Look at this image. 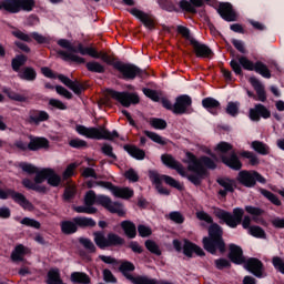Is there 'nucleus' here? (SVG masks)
Returning a JSON list of instances; mask_svg holds the SVG:
<instances>
[{"mask_svg":"<svg viewBox=\"0 0 284 284\" xmlns=\"http://www.w3.org/2000/svg\"><path fill=\"white\" fill-rule=\"evenodd\" d=\"M186 159L187 161H184V163H189L187 170L189 172H193L194 174H189L185 172V168L181 162L176 161L172 156V154H162L161 161L163 165L169 168L170 170H175L180 176H183L184 179H187L190 183L199 187L203 183V179L207 176V170H216V162L212 160V158L207 155H202L199 160L196 155L192 152H186ZM206 168V169H205Z\"/></svg>","mask_w":284,"mask_h":284,"instance_id":"nucleus-1","label":"nucleus"},{"mask_svg":"<svg viewBox=\"0 0 284 284\" xmlns=\"http://www.w3.org/2000/svg\"><path fill=\"white\" fill-rule=\"evenodd\" d=\"M245 212L248 213L252 217H250V215H245ZM213 214L216 219L220 220V225L225 223V225L231 227V230H236L239 225H242L244 230L250 231V227H252L250 226L252 225V221H254V223H261V221H263L261 216L265 214V210L258 206L246 205L244 210L241 207H235L233 209V213H231L226 210L214 206Z\"/></svg>","mask_w":284,"mask_h":284,"instance_id":"nucleus-2","label":"nucleus"},{"mask_svg":"<svg viewBox=\"0 0 284 284\" xmlns=\"http://www.w3.org/2000/svg\"><path fill=\"white\" fill-rule=\"evenodd\" d=\"M57 44L64 50H59L58 54L63 59V61H72V63H79L82 65L85 63V58L82 57H91L92 59H99L101 53L93 47H84L83 43L79 42L77 47L72 45V42L68 39H60L57 41Z\"/></svg>","mask_w":284,"mask_h":284,"instance_id":"nucleus-3","label":"nucleus"},{"mask_svg":"<svg viewBox=\"0 0 284 284\" xmlns=\"http://www.w3.org/2000/svg\"><path fill=\"white\" fill-rule=\"evenodd\" d=\"M230 65L236 77H243V70H247L248 72H256V74H261L264 79H272V71H270L267 64L261 60L253 62L247 59V57L241 55L239 60L232 59Z\"/></svg>","mask_w":284,"mask_h":284,"instance_id":"nucleus-4","label":"nucleus"},{"mask_svg":"<svg viewBox=\"0 0 284 284\" xmlns=\"http://www.w3.org/2000/svg\"><path fill=\"white\" fill-rule=\"evenodd\" d=\"M149 179L153 185H155V190H158L159 194H162L163 196H170V190L163 187V181L166 183V185L179 190V192H183L185 189L183 184H181V182L176 181L174 178L170 175H161L158 171L154 170L149 171Z\"/></svg>","mask_w":284,"mask_h":284,"instance_id":"nucleus-5","label":"nucleus"},{"mask_svg":"<svg viewBox=\"0 0 284 284\" xmlns=\"http://www.w3.org/2000/svg\"><path fill=\"white\" fill-rule=\"evenodd\" d=\"M93 241L99 250H108V247H123L125 245V239L121 235L109 232L105 236V232H93Z\"/></svg>","mask_w":284,"mask_h":284,"instance_id":"nucleus-6","label":"nucleus"},{"mask_svg":"<svg viewBox=\"0 0 284 284\" xmlns=\"http://www.w3.org/2000/svg\"><path fill=\"white\" fill-rule=\"evenodd\" d=\"M115 70L119 72V79L123 81H134V79H148L150 73L143 70L136 64L125 63L123 61H116Z\"/></svg>","mask_w":284,"mask_h":284,"instance_id":"nucleus-7","label":"nucleus"},{"mask_svg":"<svg viewBox=\"0 0 284 284\" xmlns=\"http://www.w3.org/2000/svg\"><path fill=\"white\" fill-rule=\"evenodd\" d=\"M13 145L22 152H26L27 150H30V152H38V150H48V148H50V141L45 138L29 135L28 144L21 140H17Z\"/></svg>","mask_w":284,"mask_h":284,"instance_id":"nucleus-8","label":"nucleus"},{"mask_svg":"<svg viewBox=\"0 0 284 284\" xmlns=\"http://www.w3.org/2000/svg\"><path fill=\"white\" fill-rule=\"evenodd\" d=\"M236 181L240 182L241 185L244 187H254L256 183H262V185H265L267 183V180L262 176L258 171L254 170H242L239 172L236 176Z\"/></svg>","mask_w":284,"mask_h":284,"instance_id":"nucleus-9","label":"nucleus"},{"mask_svg":"<svg viewBox=\"0 0 284 284\" xmlns=\"http://www.w3.org/2000/svg\"><path fill=\"white\" fill-rule=\"evenodd\" d=\"M0 199L1 201H7V199H12L14 203L20 205V207H22L23 210H28L29 212H32V210H34V205L32 204V202H30L28 197L23 195V193H19L14 191V189H6V190L0 189Z\"/></svg>","mask_w":284,"mask_h":284,"instance_id":"nucleus-10","label":"nucleus"},{"mask_svg":"<svg viewBox=\"0 0 284 284\" xmlns=\"http://www.w3.org/2000/svg\"><path fill=\"white\" fill-rule=\"evenodd\" d=\"M196 219L210 224L207 229V239H223V227L219 223L214 222V219L211 217L210 214H207L205 211H199L196 213Z\"/></svg>","mask_w":284,"mask_h":284,"instance_id":"nucleus-11","label":"nucleus"},{"mask_svg":"<svg viewBox=\"0 0 284 284\" xmlns=\"http://www.w3.org/2000/svg\"><path fill=\"white\" fill-rule=\"evenodd\" d=\"M109 94L111 99H114V101H118V103H121L123 108H130V105H136L140 103L141 99L139 98V94L131 93L128 91H114L110 90Z\"/></svg>","mask_w":284,"mask_h":284,"instance_id":"nucleus-12","label":"nucleus"},{"mask_svg":"<svg viewBox=\"0 0 284 284\" xmlns=\"http://www.w3.org/2000/svg\"><path fill=\"white\" fill-rule=\"evenodd\" d=\"M135 270H136V266H134V264L130 261H124L119 266V271L125 277L126 281H130L133 284H145L149 276L146 275L134 276L130 274V272H134Z\"/></svg>","mask_w":284,"mask_h":284,"instance_id":"nucleus-13","label":"nucleus"},{"mask_svg":"<svg viewBox=\"0 0 284 284\" xmlns=\"http://www.w3.org/2000/svg\"><path fill=\"white\" fill-rule=\"evenodd\" d=\"M203 247L209 254H225V240L219 237H203Z\"/></svg>","mask_w":284,"mask_h":284,"instance_id":"nucleus-14","label":"nucleus"},{"mask_svg":"<svg viewBox=\"0 0 284 284\" xmlns=\"http://www.w3.org/2000/svg\"><path fill=\"white\" fill-rule=\"evenodd\" d=\"M244 270L253 274L256 278H265V265L256 257H250L243 263Z\"/></svg>","mask_w":284,"mask_h":284,"instance_id":"nucleus-15","label":"nucleus"},{"mask_svg":"<svg viewBox=\"0 0 284 284\" xmlns=\"http://www.w3.org/2000/svg\"><path fill=\"white\" fill-rule=\"evenodd\" d=\"M216 11L221 19L227 21V23L239 21V13L236 10H234V6H232L230 2H220Z\"/></svg>","mask_w":284,"mask_h":284,"instance_id":"nucleus-16","label":"nucleus"},{"mask_svg":"<svg viewBox=\"0 0 284 284\" xmlns=\"http://www.w3.org/2000/svg\"><path fill=\"white\" fill-rule=\"evenodd\" d=\"M100 185L105 190H110L116 199H132L134 191L130 187H120L112 184V182H100Z\"/></svg>","mask_w":284,"mask_h":284,"instance_id":"nucleus-17","label":"nucleus"},{"mask_svg":"<svg viewBox=\"0 0 284 284\" xmlns=\"http://www.w3.org/2000/svg\"><path fill=\"white\" fill-rule=\"evenodd\" d=\"M11 14H19V12H32L37 7L34 0H10Z\"/></svg>","mask_w":284,"mask_h":284,"instance_id":"nucleus-18","label":"nucleus"},{"mask_svg":"<svg viewBox=\"0 0 284 284\" xmlns=\"http://www.w3.org/2000/svg\"><path fill=\"white\" fill-rule=\"evenodd\" d=\"M272 116V111L265 106V104L256 103L254 104V108H251L248 110V118L254 121L255 123H258L261 119H270Z\"/></svg>","mask_w":284,"mask_h":284,"instance_id":"nucleus-19","label":"nucleus"},{"mask_svg":"<svg viewBox=\"0 0 284 284\" xmlns=\"http://www.w3.org/2000/svg\"><path fill=\"white\" fill-rule=\"evenodd\" d=\"M45 121H50V113L43 110L31 109L28 113L26 122L29 125H41Z\"/></svg>","mask_w":284,"mask_h":284,"instance_id":"nucleus-20","label":"nucleus"},{"mask_svg":"<svg viewBox=\"0 0 284 284\" xmlns=\"http://www.w3.org/2000/svg\"><path fill=\"white\" fill-rule=\"evenodd\" d=\"M190 108H192V98L187 94L179 95L175 99L173 114H187Z\"/></svg>","mask_w":284,"mask_h":284,"instance_id":"nucleus-21","label":"nucleus"},{"mask_svg":"<svg viewBox=\"0 0 284 284\" xmlns=\"http://www.w3.org/2000/svg\"><path fill=\"white\" fill-rule=\"evenodd\" d=\"M75 132L80 134L81 136H85L87 139H93L95 141H101L103 139V134H101V130L99 128H88L83 124H77L75 125Z\"/></svg>","mask_w":284,"mask_h":284,"instance_id":"nucleus-22","label":"nucleus"},{"mask_svg":"<svg viewBox=\"0 0 284 284\" xmlns=\"http://www.w3.org/2000/svg\"><path fill=\"white\" fill-rule=\"evenodd\" d=\"M220 159L226 168H230V170H234L235 172H239V170L243 169V162L239 159V155L236 152L232 151L227 155H220Z\"/></svg>","mask_w":284,"mask_h":284,"instance_id":"nucleus-23","label":"nucleus"},{"mask_svg":"<svg viewBox=\"0 0 284 284\" xmlns=\"http://www.w3.org/2000/svg\"><path fill=\"white\" fill-rule=\"evenodd\" d=\"M129 12L130 14H132V17H135V19H139L141 23H143V26L146 27L149 30H154L155 28L154 17L136 8L130 9Z\"/></svg>","mask_w":284,"mask_h":284,"instance_id":"nucleus-24","label":"nucleus"},{"mask_svg":"<svg viewBox=\"0 0 284 284\" xmlns=\"http://www.w3.org/2000/svg\"><path fill=\"white\" fill-rule=\"evenodd\" d=\"M191 45L193 47L195 57H197V59H212V57H214V51L197 40L192 41Z\"/></svg>","mask_w":284,"mask_h":284,"instance_id":"nucleus-25","label":"nucleus"},{"mask_svg":"<svg viewBox=\"0 0 284 284\" xmlns=\"http://www.w3.org/2000/svg\"><path fill=\"white\" fill-rule=\"evenodd\" d=\"M183 254L184 256H187V258H192L193 254H196V256H205V251H203L201 246L194 244L192 241L184 239Z\"/></svg>","mask_w":284,"mask_h":284,"instance_id":"nucleus-26","label":"nucleus"},{"mask_svg":"<svg viewBox=\"0 0 284 284\" xmlns=\"http://www.w3.org/2000/svg\"><path fill=\"white\" fill-rule=\"evenodd\" d=\"M229 258L235 265H243L246 261L243 255V248L236 244H230Z\"/></svg>","mask_w":284,"mask_h":284,"instance_id":"nucleus-27","label":"nucleus"},{"mask_svg":"<svg viewBox=\"0 0 284 284\" xmlns=\"http://www.w3.org/2000/svg\"><path fill=\"white\" fill-rule=\"evenodd\" d=\"M248 81L257 94V101L265 103V101H267V93L265 92V87L261 83V80L256 77H251Z\"/></svg>","mask_w":284,"mask_h":284,"instance_id":"nucleus-28","label":"nucleus"},{"mask_svg":"<svg viewBox=\"0 0 284 284\" xmlns=\"http://www.w3.org/2000/svg\"><path fill=\"white\" fill-rule=\"evenodd\" d=\"M202 106L204 110L209 111L213 116L219 115V110L221 109V102L219 100L207 97L202 100Z\"/></svg>","mask_w":284,"mask_h":284,"instance_id":"nucleus-29","label":"nucleus"},{"mask_svg":"<svg viewBox=\"0 0 284 284\" xmlns=\"http://www.w3.org/2000/svg\"><path fill=\"white\" fill-rule=\"evenodd\" d=\"M20 81H27L28 83H34L37 81V69L33 67H22L18 73Z\"/></svg>","mask_w":284,"mask_h":284,"instance_id":"nucleus-30","label":"nucleus"},{"mask_svg":"<svg viewBox=\"0 0 284 284\" xmlns=\"http://www.w3.org/2000/svg\"><path fill=\"white\" fill-rule=\"evenodd\" d=\"M179 6L184 12L196 14V8H203V0H181Z\"/></svg>","mask_w":284,"mask_h":284,"instance_id":"nucleus-31","label":"nucleus"},{"mask_svg":"<svg viewBox=\"0 0 284 284\" xmlns=\"http://www.w3.org/2000/svg\"><path fill=\"white\" fill-rule=\"evenodd\" d=\"M26 254H28V247H26L23 244H17L11 252L10 258L12 263H23V261H26Z\"/></svg>","mask_w":284,"mask_h":284,"instance_id":"nucleus-32","label":"nucleus"},{"mask_svg":"<svg viewBox=\"0 0 284 284\" xmlns=\"http://www.w3.org/2000/svg\"><path fill=\"white\" fill-rule=\"evenodd\" d=\"M60 229H61L62 234H65L67 236L77 234L79 232V225L74 221V217L72 220L62 221L60 223Z\"/></svg>","mask_w":284,"mask_h":284,"instance_id":"nucleus-33","label":"nucleus"},{"mask_svg":"<svg viewBox=\"0 0 284 284\" xmlns=\"http://www.w3.org/2000/svg\"><path fill=\"white\" fill-rule=\"evenodd\" d=\"M123 150L136 161H143L145 159V151L134 144H124Z\"/></svg>","mask_w":284,"mask_h":284,"instance_id":"nucleus-34","label":"nucleus"},{"mask_svg":"<svg viewBox=\"0 0 284 284\" xmlns=\"http://www.w3.org/2000/svg\"><path fill=\"white\" fill-rule=\"evenodd\" d=\"M121 230L124 232L126 239H136V224L130 220H124L120 223Z\"/></svg>","mask_w":284,"mask_h":284,"instance_id":"nucleus-35","label":"nucleus"},{"mask_svg":"<svg viewBox=\"0 0 284 284\" xmlns=\"http://www.w3.org/2000/svg\"><path fill=\"white\" fill-rule=\"evenodd\" d=\"M73 221L77 223L78 229L80 230H88L92 227H97V221L92 217L88 216H75L73 217Z\"/></svg>","mask_w":284,"mask_h":284,"instance_id":"nucleus-36","label":"nucleus"},{"mask_svg":"<svg viewBox=\"0 0 284 284\" xmlns=\"http://www.w3.org/2000/svg\"><path fill=\"white\" fill-rule=\"evenodd\" d=\"M26 63H28V55L26 54H17L12 60H11V68L13 72H17L18 74L20 73L22 68H26Z\"/></svg>","mask_w":284,"mask_h":284,"instance_id":"nucleus-37","label":"nucleus"},{"mask_svg":"<svg viewBox=\"0 0 284 284\" xmlns=\"http://www.w3.org/2000/svg\"><path fill=\"white\" fill-rule=\"evenodd\" d=\"M61 175L57 174L53 169H47V183L51 187H59L61 185Z\"/></svg>","mask_w":284,"mask_h":284,"instance_id":"nucleus-38","label":"nucleus"},{"mask_svg":"<svg viewBox=\"0 0 284 284\" xmlns=\"http://www.w3.org/2000/svg\"><path fill=\"white\" fill-rule=\"evenodd\" d=\"M70 281L73 284H90V275L83 272L71 273Z\"/></svg>","mask_w":284,"mask_h":284,"instance_id":"nucleus-39","label":"nucleus"},{"mask_svg":"<svg viewBox=\"0 0 284 284\" xmlns=\"http://www.w3.org/2000/svg\"><path fill=\"white\" fill-rule=\"evenodd\" d=\"M251 148L254 150V152L261 154L262 156H267V154H270V146L262 141H253L251 143Z\"/></svg>","mask_w":284,"mask_h":284,"instance_id":"nucleus-40","label":"nucleus"},{"mask_svg":"<svg viewBox=\"0 0 284 284\" xmlns=\"http://www.w3.org/2000/svg\"><path fill=\"white\" fill-rule=\"evenodd\" d=\"M3 93L8 97V99L11 101H17L18 103H26V101H28L26 95L19 94L10 88H4Z\"/></svg>","mask_w":284,"mask_h":284,"instance_id":"nucleus-41","label":"nucleus"},{"mask_svg":"<svg viewBox=\"0 0 284 284\" xmlns=\"http://www.w3.org/2000/svg\"><path fill=\"white\" fill-rule=\"evenodd\" d=\"M85 68L89 72H94L95 74H105V65L98 61L87 62Z\"/></svg>","mask_w":284,"mask_h":284,"instance_id":"nucleus-42","label":"nucleus"},{"mask_svg":"<svg viewBox=\"0 0 284 284\" xmlns=\"http://www.w3.org/2000/svg\"><path fill=\"white\" fill-rule=\"evenodd\" d=\"M260 194H262V196L267 199V201H270L271 203H273V205H276L277 207H281V205H283V203L278 200V196L272 193V191H267L266 189H260Z\"/></svg>","mask_w":284,"mask_h":284,"instance_id":"nucleus-43","label":"nucleus"},{"mask_svg":"<svg viewBox=\"0 0 284 284\" xmlns=\"http://www.w3.org/2000/svg\"><path fill=\"white\" fill-rule=\"evenodd\" d=\"M232 150H234V146L225 141L220 142L215 146V152H217L220 156H227V152H232Z\"/></svg>","mask_w":284,"mask_h":284,"instance_id":"nucleus-44","label":"nucleus"},{"mask_svg":"<svg viewBox=\"0 0 284 284\" xmlns=\"http://www.w3.org/2000/svg\"><path fill=\"white\" fill-rule=\"evenodd\" d=\"M143 133L145 134V136H148V139H151L153 143H158L159 145H168V140L163 139V136L159 135V133L148 130H145Z\"/></svg>","mask_w":284,"mask_h":284,"instance_id":"nucleus-45","label":"nucleus"},{"mask_svg":"<svg viewBox=\"0 0 284 284\" xmlns=\"http://www.w3.org/2000/svg\"><path fill=\"white\" fill-rule=\"evenodd\" d=\"M176 32H178V34H181V37H183V39H185L186 41H190L191 44H192V41H196V39H194V37H192V32L190 31V29L187 27L180 24L176 27Z\"/></svg>","mask_w":284,"mask_h":284,"instance_id":"nucleus-46","label":"nucleus"},{"mask_svg":"<svg viewBox=\"0 0 284 284\" xmlns=\"http://www.w3.org/2000/svg\"><path fill=\"white\" fill-rule=\"evenodd\" d=\"M106 210L111 214H118V216H125V210H123V205L119 202H111L110 206Z\"/></svg>","mask_w":284,"mask_h":284,"instance_id":"nucleus-47","label":"nucleus"},{"mask_svg":"<svg viewBox=\"0 0 284 284\" xmlns=\"http://www.w3.org/2000/svg\"><path fill=\"white\" fill-rule=\"evenodd\" d=\"M248 234L251 236H254V239H267V233H265V230L258 225H253L248 230Z\"/></svg>","mask_w":284,"mask_h":284,"instance_id":"nucleus-48","label":"nucleus"},{"mask_svg":"<svg viewBox=\"0 0 284 284\" xmlns=\"http://www.w3.org/2000/svg\"><path fill=\"white\" fill-rule=\"evenodd\" d=\"M217 183L219 185H221V187H224V190H226V192H234V184L236 183L234 180L226 178V179H217Z\"/></svg>","mask_w":284,"mask_h":284,"instance_id":"nucleus-49","label":"nucleus"},{"mask_svg":"<svg viewBox=\"0 0 284 284\" xmlns=\"http://www.w3.org/2000/svg\"><path fill=\"white\" fill-rule=\"evenodd\" d=\"M79 243L87 250L90 254H94L97 252V246L92 242V240L88 237H80Z\"/></svg>","mask_w":284,"mask_h":284,"instance_id":"nucleus-50","label":"nucleus"},{"mask_svg":"<svg viewBox=\"0 0 284 284\" xmlns=\"http://www.w3.org/2000/svg\"><path fill=\"white\" fill-rule=\"evenodd\" d=\"M241 108V102L235 101V102H229L226 105V114L230 116H239V110Z\"/></svg>","mask_w":284,"mask_h":284,"instance_id":"nucleus-51","label":"nucleus"},{"mask_svg":"<svg viewBox=\"0 0 284 284\" xmlns=\"http://www.w3.org/2000/svg\"><path fill=\"white\" fill-rule=\"evenodd\" d=\"M100 132L102 134L100 141H112L114 139H119V132L116 130H113L112 132H110L109 130H106L105 128H100Z\"/></svg>","mask_w":284,"mask_h":284,"instance_id":"nucleus-52","label":"nucleus"},{"mask_svg":"<svg viewBox=\"0 0 284 284\" xmlns=\"http://www.w3.org/2000/svg\"><path fill=\"white\" fill-rule=\"evenodd\" d=\"M70 148L74 150H85L88 149V142L85 140H81L80 138H74L69 141Z\"/></svg>","mask_w":284,"mask_h":284,"instance_id":"nucleus-53","label":"nucleus"},{"mask_svg":"<svg viewBox=\"0 0 284 284\" xmlns=\"http://www.w3.org/2000/svg\"><path fill=\"white\" fill-rule=\"evenodd\" d=\"M30 37L37 41V43H39L40 45H43V44H47V45H50L51 43V39L50 37H44L42 34H40L39 32L34 31V32H31L30 33Z\"/></svg>","mask_w":284,"mask_h":284,"instance_id":"nucleus-54","label":"nucleus"},{"mask_svg":"<svg viewBox=\"0 0 284 284\" xmlns=\"http://www.w3.org/2000/svg\"><path fill=\"white\" fill-rule=\"evenodd\" d=\"M144 245L146 250L151 252V254H155V256H161L162 252H161V248L159 247V244H156V242L152 240H146Z\"/></svg>","mask_w":284,"mask_h":284,"instance_id":"nucleus-55","label":"nucleus"},{"mask_svg":"<svg viewBox=\"0 0 284 284\" xmlns=\"http://www.w3.org/2000/svg\"><path fill=\"white\" fill-rule=\"evenodd\" d=\"M240 156H242L243 159H248L250 161V165H258V163H261V161L258 160V156H256L254 154V152L251 151H242L240 152Z\"/></svg>","mask_w":284,"mask_h":284,"instance_id":"nucleus-56","label":"nucleus"},{"mask_svg":"<svg viewBox=\"0 0 284 284\" xmlns=\"http://www.w3.org/2000/svg\"><path fill=\"white\" fill-rule=\"evenodd\" d=\"M21 225H26V227H33V230H41V222L31 219V217H23L20 221Z\"/></svg>","mask_w":284,"mask_h":284,"instance_id":"nucleus-57","label":"nucleus"},{"mask_svg":"<svg viewBox=\"0 0 284 284\" xmlns=\"http://www.w3.org/2000/svg\"><path fill=\"white\" fill-rule=\"evenodd\" d=\"M214 265L216 267V270H230V267H232V262H230V260L225 258V257H220L217 260L214 261Z\"/></svg>","mask_w":284,"mask_h":284,"instance_id":"nucleus-58","label":"nucleus"},{"mask_svg":"<svg viewBox=\"0 0 284 284\" xmlns=\"http://www.w3.org/2000/svg\"><path fill=\"white\" fill-rule=\"evenodd\" d=\"M169 219L173 223H176L178 225H183L185 223V216L182 215L179 211H172L169 213Z\"/></svg>","mask_w":284,"mask_h":284,"instance_id":"nucleus-59","label":"nucleus"},{"mask_svg":"<svg viewBox=\"0 0 284 284\" xmlns=\"http://www.w3.org/2000/svg\"><path fill=\"white\" fill-rule=\"evenodd\" d=\"M18 168H20V170H22V172L26 174H37V171L39 170V168L28 162H20Z\"/></svg>","mask_w":284,"mask_h":284,"instance_id":"nucleus-60","label":"nucleus"},{"mask_svg":"<svg viewBox=\"0 0 284 284\" xmlns=\"http://www.w3.org/2000/svg\"><path fill=\"white\" fill-rule=\"evenodd\" d=\"M151 128H154V130H165L168 128V122L160 118H153L150 121Z\"/></svg>","mask_w":284,"mask_h":284,"instance_id":"nucleus-61","label":"nucleus"},{"mask_svg":"<svg viewBox=\"0 0 284 284\" xmlns=\"http://www.w3.org/2000/svg\"><path fill=\"white\" fill-rule=\"evenodd\" d=\"M142 92L148 97V99H151V101H154L155 103L161 101V97H159V92H156V90L143 88Z\"/></svg>","mask_w":284,"mask_h":284,"instance_id":"nucleus-62","label":"nucleus"},{"mask_svg":"<svg viewBox=\"0 0 284 284\" xmlns=\"http://www.w3.org/2000/svg\"><path fill=\"white\" fill-rule=\"evenodd\" d=\"M98 199L99 195L93 190H90L84 196V205H94Z\"/></svg>","mask_w":284,"mask_h":284,"instance_id":"nucleus-63","label":"nucleus"},{"mask_svg":"<svg viewBox=\"0 0 284 284\" xmlns=\"http://www.w3.org/2000/svg\"><path fill=\"white\" fill-rule=\"evenodd\" d=\"M272 265L276 272L280 274H284V261L280 256H273Z\"/></svg>","mask_w":284,"mask_h":284,"instance_id":"nucleus-64","label":"nucleus"}]
</instances>
